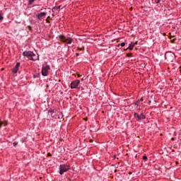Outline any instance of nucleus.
<instances>
[{"instance_id":"nucleus-1","label":"nucleus","mask_w":181,"mask_h":181,"mask_svg":"<svg viewBox=\"0 0 181 181\" xmlns=\"http://www.w3.org/2000/svg\"><path fill=\"white\" fill-rule=\"evenodd\" d=\"M23 56H24V57H27L28 60H32L33 62L39 60V55H36V54L31 51H24L23 52Z\"/></svg>"},{"instance_id":"nucleus-2","label":"nucleus","mask_w":181,"mask_h":181,"mask_svg":"<svg viewBox=\"0 0 181 181\" xmlns=\"http://www.w3.org/2000/svg\"><path fill=\"white\" fill-rule=\"evenodd\" d=\"M174 59H176V55H175V53L169 51L166 52L165 54V59L167 60V62H173Z\"/></svg>"},{"instance_id":"nucleus-3","label":"nucleus","mask_w":181,"mask_h":181,"mask_svg":"<svg viewBox=\"0 0 181 181\" xmlns=\"http://www.w3.org/2000/svg\"><path fill=\"white\" fill-rule=\"evenodd\" d=\"M59 39H61L62 42L66 43V45H71L73 43V38L70 37H66L64 35H59Z\"/></svg>"},{"instance_id":"nucleus-4","label":"nucleus","mask_w":181,"mask_h":181,"mask_svg":"<svg viewBox=\"0 0 181 181\" xmlns=\"http://www.w3.org/2000/svg\"><path fill=\"white\" fill-rule=\"evenodd\" d=\"M59 175H63L64 173H66L67 170H70V165L67 164H62L59 165Z\"/></svg>"},{"instance_id":"nucleus-5","label":"nucleus","mask_w":181,"mask_h":181,"mask_svg":"<svg viewBox=\"0 0 181 181\" xmlns=\"http://www.w3.org/2000/svg\"><path fill=\"white\" fill-rule=\"evenodd\" d=\"M49 70H50V65H46L42 68V76L46 77L49 76Z\"/></svg>"},{"instance_id":"nucleus-6","label":"nucleus","mask_w":181,"mask_h":181,"mask_svg":"<svg viewBox=\"0 0 181 181\" xmlns=\"http://www.w3.org/2000/svg\"><path fill=\"white\" fill-rule=\"evenodd\" d=\"M134 117L136 118V121H141V119H145L146 118V116L144 115V113H141L140 115L134 112Z\"/></svg>"},{"instance_id":"nucleus-7","label":"nucleus","mask_w":181,"mask_h":181,"mask_svg":"<svg viewBox=\"0 0 181 181\" xmlns=\"http://www.w3.org/2000/svg\"><path fill=\"white\" fill-rule=\"evenodd\" d=\"M19 67H21V62H17L14 67L11 69V71L13 74H16L19 71Z\"/></svg>"},{"instance_id":"nucleus-8","label":"nucleus","mask_w":181,"mask_h":181,"mask_svg":"<svg viewBox=\"0 0 181 181\" xmlns=\"http://www.w3.org/2000/svg\"><path fill=\"white\" fill-rule=\"evenodd\" d=\"M80 84V80L76 79L71 83V88H77Z\"/></svg>"},{"instance_id":"nucleus-9","label":"nucleus","mask_w":181,"mask_h":181,"mask_svg":"<svg viewBox=\"0 0 181 181\" xmlns=\"http://www.w3.org/2000/svg\"><path fill=\"white\" fill-rule=\"evenodd\" d=\"M47 14V13L46 12H40L37 14H36V18L37 19H42V18H45V16H46V15Z\"/></svg>"},{"instance_id":"nucleus-10","label":"nucleus","mask_w":181,"mask_h":181,"mask_svg":"<svg viewBox=\"0 0 181 181\" xmlns=\"http://www.w3.org/2000/svg\"><path fill=\"white\" fill-rule=\"evenodd\" d=\"M134 47H135V42H132L129 45V47H127V49L133 50Z\"/></svg>"},{"instance_id":"nucleus-11","label":"nucleus","mask_w":181,"mask_h":181,"mask_svg":"<svg viewBox=\"0 0 181 181\" xmlns=\"http://www.w3.org/2000/svg\"><path fill=\"white\" fill-rule=\"evenodd\" d=\"M132 105L134 107V108H138V106L139 105V100H137L136 103H133Z\"/></svg>"},{"instance_id":"nucleus-12","label":"nucleus","mask_w":181,"mask_h":181,"mask_svg":"<svg viewBox=\"0 0 181 181\" xmlns=\"http://www.w3.org/2000/svg\"><path fill=\"white\" fill-rule=\"evenodd\" d=\"M61 7V6H55L52 8V12H56V11H57L59 8Z\"/></svg>"},{"instance_id":"nucleus-13","label":"nucleus","mask_w":181,"mask_h":181,"mask_svg":"<svg viewBox=\"0 0 181 181\" xmlns=\"http://www.w3.org/2000/svg\"><path fill=\"white\" fill-rule=\"evenodd\" d=\"M40 77V74H35L33 75V78H39Z\"/></svg>"},{"instance_id":"nucleus-14","label":"nucleus","mask_w":181,"mask_h":181,"mask_svg":"<svg viewBox=\"0 0 181 181\" xmlns=\"http://www.w3.org/2000/svg\"><path fill=\"white\" fill-rule=\"evenodd\" d=\"M35 1L36 0H28V6L33 5V2H35Z\"/></svg>"},{"instance_id":"nucleus-15","label":"nucleus","mask_w":181,"mask_h":181,"mask_svg":"<svg viewBox=\"0 0 181 181\" xmlns=\"http://www.w3.org/2000/svg\"><path fill=\"white\" fill-rule=\"evenodd\" d=\"M0 21H4V16H2V11H0Z\"/></svg>"},{"instance_id":"nucleus-16","label":"nucleus","mask_w":181,"mask_h":181,"mask_svg":"<svg viewBox=\"0 0 181 181\" xmlns=\"http://www.w3.org/2000/svg\"><path fill=\"white\" fill-rule=\"evenodd\" d=\"M48 112H49V114H52V113H54V110H52V109H49V110H48Z\"/></svg>"},{"instance_id":"nucleus-17","label":"nucleus","mask_w":181,"mask_h":181,"mask_svg":"<svg viewBox=\"0 0 181 181\" xmlns=\"http://www.w3.org/2000/svg\"><path fill=\"white\" fill-rule=\"evenodd\" d=\"M127 57H132V53H127Z\"/></svg>"},{"instance_id":"nucleus-18","label":"nucleus","mask_w":181,"mask_h":181,"mask_svg":"<svg viewBox=\"0 0 181 181\" xmlns=\"http://www.w3.org/2000/svg\"><path fill=\"white\" fill-rule=\"evenodd\" d=\"M143 160H148V156H143Z\"/></svg>"},{"instance_id":"nucleus-19","label":"nucleus","mask_w":181,"mask_h":181,"mask_svg":"<svg viewBox=\"0 0 181 181\" xmlns=\"http://www.w3.org/2000/svg\"><path fill=\"white\" fill-rule=\"evenodd\" d=\"M120 46H121L122 47H124V46H125V42H121V43H120Z\"/></svg>"},{"instance_id":"nucleus-20","label":"nucleus","mask_w":181,"mask_h":181,"mask_svg":"<svg viewBox=\"0 0 181 181\" xmlns=\"http://www.w3.org/2000/svg\"><path fill=\"white\" fill-rule=\"evenodd\" d=\"M16 145H18V141H14V142L13 143V146H16Z\"/></svg>"},{"instance_id":"nucleus-21","label":"nucleus","mask_w":181,"mask_h":181,"mask_svg":"<svg viewBox=\"0 0 181 181\" xmlns=\"http://www.w3.org/2000/svg\"><path fill=\"white\" fill-rule=\"evenodd\" d=\"M2 125H4V122H2V121L0 120V128H1Z\"/></svg>"},{"instance_id":"nucleus-22","label":"nucleus","mask_w":181,"mask_h":181,"mask_svg":"<svg viewBox=\"0 0 181 181\" xmlns=\"http://www.w3.org/2000/svg\"><path fill=\"white\" fill-rule=\"evenodd\" d=\"M28 29H29L30 30H32V27L30 25H28L27 26Z\"/></svg>"},{"instance_id":"nucleus-23","label":"nucleus","mask_w":181,"mask_h":181,"mask_svg":"<svg viewBox=\"0 0 181 181\" xmlns=\"http://www.w3.org/2000/svg\"><path fill=\"white\" fill-rule=\"evenodd\" d=\"M49 114H50L52 118H54V115H53V113H49Z\"/></svg>"},{"instance_id":"nucleus-24","label":"nucleus","mask_w":181,"mask_h":181,"mask_svg":"<svg viewBox=\"0 0 181 181\" xmlns=\"http://www.w3.org/2000/svg\"><path fill=\"white\" fill-rule=\"evenodd\" d=\"M160 2V0H157V1L156 2V4H159Z\"/></svg>"},{"instance_id":"nucleus-25","label":"nucleus","mask_w":181,"mask_h":181,"mask_svg":"<svg viewBox=\"0 0 181 181\" xmlns=\"http://www.w3.org/2000/svg\"><path fill=\"white\" fill-rule=\"evenodd\" d=\"M76 56L78 57V56H80V54L76 53Z\"/></svg>"},{"instance_id":"nucleus-26","label":"nucleus","mask_w":181,"mask_h":181,"mask_svg":"<svg viewBox=\"0 0 181 181\" xmlns=\"http://www.w3.org/2000/svg\"><path fill=\"white\" fill-rule=\"evenodd\" d=\"M119 46H121L120 44H118V45H117V47H119Z\"/></svg>"},{"instance_id":"nucleus-27","label":"nucleus","mask_w":181,"mask_h":181,"mask_svg":"<svg viewBox=\"0 0 181 181\" xmlns=\"http://www.w3.org/2000/svg\"><path fill=\"white\" fill-rule=\"evenodd\" d=\"M6 125H8V124L5 123V124H4V127H6Z\"/></svg>"},{"instance_id":"nucleus-28","label":"nucleus","mask_w":181,"mask_h":181,"mask_svg":"<svg viewBox=\"0 0 181 181\" xmlns=\"http://www.w3.org/2000/svg\"><path fill=\"white\" fill-rule=\"evenodd\" d=\"M79 50H81V49L78 48Z\"/></svg>"}]
</instances>
